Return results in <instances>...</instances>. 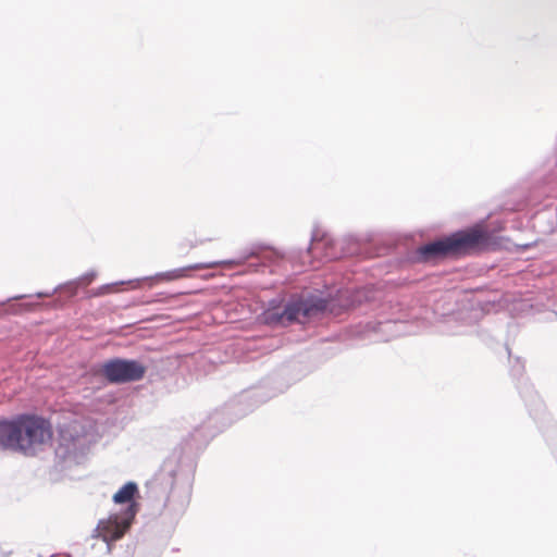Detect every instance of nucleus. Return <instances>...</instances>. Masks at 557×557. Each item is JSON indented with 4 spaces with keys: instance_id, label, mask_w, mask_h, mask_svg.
Instances as JSON below:
<instances>
[{
    "instance_id": "obj_2",
    "label": "nucleus",
    "mask_w": 557,
    "mask_h": 557,
    "mask_svg": "<svg viewBox=\"0 0 557 557\" xmlns=\"http://www.w3.org/2000/svg\"><path fill=\"white\" fill-rule=\"evenodd\" d=\"M493 245L491 234L482 226L459 231L450 236L429 243L419 249L423 260L429 261L448 256H466L487 250Z\"/></svg>"
},
{
    "instance_id": "obj_3",
    "label": "nucleus",
    "mask_w": 557,
    "mask_h": 557,
    "mask_svg": "<svg viewBox=\"0 0 557 557\" xmlns=\"http://www.w3.org/2000/svg\"><path fill=\"white\" fill-rule=\"evenodd\" d=\"M100 373L110 382L115 384L139 381L146 373V367L136 360L111 359L106 361Z\"/></svg>"
},
{
    "instance_id": "obj_6",
    "label": "nucleus",
    "mask_w": 557,
    "mask_h": 557,
    "mask_svg": "<svg viewBox=\"0 0 557 557\" xmlns=\"http://www.w3.org/2000/svg\"><path fill=\"white\" fill-rule=\"evenodd\" d=\"M137 493V484L134 482H127L113 495V500L116 504L131 503L129 505H132L135 504L133 499Z\"/></svg>"
},
{
    "instance_id": "obj_1",
    "label": "nucleus",
    "mask_w": 557,
    "mask_h": 557,
    "mask_svg": "<svg viewBox=\"0 0 557 557\" xmlns=\"http://www.w3.org/2000/svg\"><path fill=\"white\" fill-rule=\"evenodd\" d=\"M52 437V425L41 416L22 413L0 420V447L4 449L35 456L51 443Z\"/></svg>"
},
{
    "instance_id": "obj_9",
    "label": "nucleus",
    "mask_w": 557,
    "mask_h": 557,
    "mask_svg": "<svg viewBox=\"0 0 557 557\" xmlns=\"http://www.w3.org/2000/svg\"><path fill=\"white\" fill-rule=\"evenodd\" d=\"M325 244H326V243H325L324 240H318V242H315V243H313V244H312V246H311V250H312L313 252H315V251L320 250V249H321V247H322L323 245H325Z\"/></svg>"
},
{
    "instance_id": "obj_10",
    "label": "nucleus",
    "mask_w": 557,
    "mask_h": 557,
    "mask_svg": "<svg viewBox=\"0 0 557 557\" xmlns=\"http://www.w3.org/2000/svg\"><path fill=\"white\" fill-rule=\"evenodd\" d=\"M325 258L327 259H335L337 258V255L335 252H326Z\"/></svg>"
},
{
    "instance_id": "obj_5",
    "label": "nucleus",
    "mask_w": 557,
    "mask_h": 557,
    "mask_svg": "<svg viewBox=\"0 0 557 557\" xmlns=\"http://www.w3.org/2000/svg\"><path fill=\"white\" fill-rule=\"evenodd\" d=\"M300 312H304L299 302L288 304L283 310H267L263 313V321L268 324L287 325L297 320Z\"/></svg>"
},
{
    "instance_id": "obj_4",
    "label": "nucleus",
    "mask_w": 557,
    "mask_h": 557,
    "mask_svg": "<svg viewBox=\"0 0 557 557\" xmlns=\"http://www.w3.org/2000/svg\"><path fill=\"white\" fill-rule=\"evenodd\" d=\"M136 504L129 505L125 512L126 517L122 521L117 516H111L108 520L100 521L98 530L102 539L104 541H116L121 539L129 528L136 515Z\"/></svg>"
},
{
    "instance_id": "obj_8",
    "label": "nucleus",
    "mask_w": 557,
    "mask_h": 557,
    "mask_svg": "<svg viewBox=\"0 0 557 557\" xmlns=\"http://www.w3.org/2000/svg\"><path fill=\"white\" fill-rule=\"evenodd\" d=\"M117 287H119V283L106 284V285H102L101 287H99L97 289V292L94 293V295L95 296H102V295L115 293V292L119 290Z\"/></svg>"
},
{
    "instance_id": "obj_7",
    "label": "nucleus",
    "mask_w": 557,
    "mask_h": 557,
    "mask_svg": "<svg viewBox=\"0 0 557 557\" xmlns=\"http://www.w3.org/2000/svg\"><path fill=\"white\" fill-rule=\"evenodd\" d=\"M224 262H202V263H195L191 265H188L186 268L177 269L169 273V277L172 280H177L181 277L186 276L187 271H198V270H205V269H214L219 267L220 264H223Z\"/></svg>"
}]
</instances>
